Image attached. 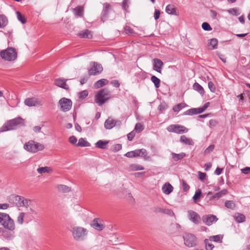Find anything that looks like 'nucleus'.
<instances>
[{
    "instance_id": "obj_1",
    "label": "nucleus",
    "mask_w": 250,
    "mask_h": 250,
    "mask_svg": "<svg viewBox=\"0 0 250 250\" xmlns=\"http://www.w3.org/2000/svg\"><path fill=\"white\" fill-rule=\"evenodd\" d=\"M24 120L20 117L6 121L0 128V132L15 130L24 125Z\"/></svg>"
},
{
    "instance_id": "obj_2",
    "label": "nucleus",
    "mask_w": 250,
    "mask_h": 250,
    "mask_svg": "<svg viewBox=\"0 0 250 250\" xmlns=\"http://www.w3.org/2000/svg\"><path fill=\"white\" fill-rule=\"evenodd\" d=\"M71 231L73 238L77 241L84 240L88 234L87 229L81 227H73L72 228Z\"/></svg>"
},
{
    "instance_id": "obj_3",
    "label": "nucleus",
    "mask_w": 250,
    "mask_h": 250,
    "mask_svg": "<svg viewBox=\"0 0 250 250\" xmlns=\"http://www.w3.org/2000/svg\"><path fill=\"white\" fill-rule=\"evenodd\" d=\"M9 201L17 207L25 208H27L31 203L30 200L24 197L15 195H10Z\"/></svg>"
},
{
    "instance_id": "obj_4",
    "label": "nucleus",
    "mask_w": 250,
    "mask_h": 250,
    "mask_svg": "<svg viewBox=\"0 0 250 250\" xmlns=\"http://www.w3.org/2000/svg\"><path fill=\"white\" fill-rule=\"evenodd\" d=\"M110 92L107 88H104L97 92L95 97V102L99 105H102L110 97Z\"/></svg>"
},
{
    "instance_id": "obj_5",
    "label": "nucleus",
    "mask_w": 250,
    "mask_h": 250,
    "mask_svg": "<svg viewBox=\"0 0 250 250\" xmlns=\"http://www.w3.org/2000/svg\"><path fill=\"white\" fill-rule=\"evenodd\" d=\"M23 148L28 152L35 153L43 150L44 148V146L43 144L30 140L24 145Z\"/></svg>"
},
{
    "instance_id": "obj_6",
    "label": "nucleus",
    "mask_w": 250,
    "mask_h": 250,
    "mask_svg": "<svg viewBox=\"0 0 250 250\" xmlns=\"http://www.w3.org/2000/svg\"><path fill=\"white\" fill-rule=\"evenodd\" d=\"M0 56L5 61H13L17 58V53L15 48L8 47L0 52Z\"/></svg>"
},
{
    "instance_id": "obj_7",
    "label": "nucleus",
    "mask_w": 250,
    "mask_h": 250,
    "mask_svg": "<svg viewBox=\"0 0 250 250\" xmlns=\"http://www.w3.org/2000/svg\"><path fill=\"white\" fill-rule=\"evenodd\" d=\"M184 244L188 248L196 247L198 244L197 238L193 234L187 233L183 235Z\"/></svg>"
},
{
    "instance_id": "obj_8",
    "label": "nucleus",
    "mask_w": 250,
    "mask_h": 250,
    "mask_svg": "<svg viewBox=\"0 0 250 250\" xmlns=\"http://www.w3.org/2000/svg\"><path fill=\"white\" fill-rule=\"evenodd\" d=\"M147 154L146 150L144 148H142L127 152L125 154V156L128 158L141 157L146 159V157Z\"/></svg>"
},
{
    "instance_id": "obj_9",
    "label": "nucleus",
    "mask_w": 250,
    "mask_h": 250,
    "mask_svg": "<svg viewBox=\"0 0 250 250\" xmlns=\"http://www.w3.org/2000/svg\"><path fill=\"white\" fill-rule=\"evenodd\" d=\"M61 110L63 112H67L70 110L72 105V103L70 99L66 98H62L59 101Z\"/></svg>"
},
{
    "instance_id": "obj_10",
    "label": "nucleus",
    "mask_w": 250,
    "mask_h": 250,
    "mask_svg": "<svg viewBox=\"0 0 250 250\" xmlns=\"http://www.w3.org/2000/svg\"><path fill=\"white\" fill-rule=\"evenodd\" d=\"M167 129L168 132H174L177 134L186 133L188 130L185 126L179 125H169Z\"/></svg>"
},
{
    "instance_id": "obj_11",
    "label": "nucleus",
    "mask_w": 250,
    "mask_h": 250,
    "mask_svg": "<svg viewBox=\"0 0 250 250\" xmlns=\"http://www.w3.org/2000/svg\"><path fill=\"white\" fill-rule=\"evenodd\" d=\"M103 70L101 64L96 62L90 63V68L88 70V74L89 75H97L100 74Z\"/></svg>"
},
{
    "instance_id": "obj_12",
    "label": "nucleus",
    "mask_w": 250,
    "mask_h": 250,
    "mask_svg": "<svg viewBox=\"0 0 250 250\" xmlns=\"http://www.w3.org/2000/svg\"><path fill=\"white\" fill-rule=\"evenodd\" d=\"M122 122L120 120H114L111 117H108L105 121L104 125L106 129H110L116 126H120Z\"/></svg>"
},
{
    "instance_id": "obj_13",
    "label": "nucleus",
    "mask_w": 250,
    "mask_h": 250,
    "mask_svg": "<svg viewBox=\"0 0 250 250\" xmlns=\"http://www.w3.org/2000/svg\"><path fill=\"white\" fill-rule=\"evenodd\" d=\"M24 104L29 106H39L42 104V101L36 97L28 98L24 100Z\"/></svg>"
},
{
    "instance_id": "obj_14",
    "label": "nucleus",
    "mask_w": 250,
    "mask_h": 250,
    "mask_svg": "<svg viewBox=\"0 0 250 250\" xmlns=\"http://www.w3.org/2000/svg\"><path fill=\"white\" fill-rule=\"evenodd\" d=\"M203 223L208 226L212 225L213 223L216 222L218 218L216 216L213 214L205 215L202 218Z\"/></svg>"
},
{
    "instance_id": "obj_15",
    "label": "nucleus",
    "mask_w": 250,
    "mask_h": 250,
    "mask_svg": "<svg viewBox=\"0 0 250 250\" xmlns=\"http://www.w3.org/2000/svg\"><path fill=\"white\" fill-rule=\"evenodd\" d=\"M0 236L7 240H11L15 237L14 230L0 228Z\"/></svg>"
},
{
    "instance_id": "obj_16",
    "label": "nucleus",
    "mask_w": 250,
    "mask_h": 250,
    "mask_svg": "<svg viewBox=\"0 0 250 250\" xmlns=\"http://www.w3.org/2000/svg\"><path fill=\"white\" fill-rule=\"evenodd\" d=\"M188 219L194 224L197 225L201 222L200 215L195 211L192 210L188 211Z\"/></svg>"
},
{
    "instance_id": "obj_17",
    "label": "nucleus",
    "mask_w": 250,
    "mask_h": 250,
    "mask_svg": "<svg viewBox=\"0 0 250 250\" xmlns=\"http://www.w3.org/2000/svg\"><path fill=\"white\" fill-rule=\"evenodd\" d=\"M2 226L6 229L14 230L15 229L14 221L9 215Z\"/></svg>"
},
{
    "instance_id": "obj_18",
    "label": "nucleus",
    "mask_w": 250,
    "mask_h": 250,
    "mask_svg": "<svg viewBox=\"0 0 250 250\" xmlns=\"http://www.w3.org/2000/svg\"><path fill=\"white\" fill-rule=\"evenodd\" d=\"M153 61V69L160 73H162V70L164 66V63L163 62L158 59H154Z\"/></svg>"
},
{
    "instance_id": "obj_19",
    "label": "nucleus",
    "mask_w": 250,
    "mask_h": 250,
    "mask_svg": "<svg viewBox=\"0 0 250 250\" xmlns=\"http://www.w3.org/2000/svg\"><path fill=\"white\" fill-rule=\"evenodd\" d=\"M67 80L68 79H63L61 78L56 79L54 81V84L65 90H68L69 89V86L66 83Z\"/></svg>"
},
{
    "instance_id": "obj_20",
    "label": "nucleus",
    "mask_w": 250,
    "mask_h": 250,
    "mask_svg": "<svg viewBox=\"0 0 250 250\" xmlns=\"http://www.w3.org/2000/svg\"><path fill=\"white\" fill-rule=\"evenodd\" d=\"M91 226L99 231L102 230L104 228V226L101 223V221L99 218H95L92 221Z\"/></svg>"
},
{
    "instance_id": "obj_21",
    "label": "nucleus",
    "mask_w": 250,
    "mask_h": 250,
    "mask_svg": "<svg viewBox=\"0 0 250 250\" xmlns=\"http://www.w3.org/2000/svg\"><path fill=\"white\" fill-rule=\"evenodd\" d=\"M152 211L155 213H161L167 214H174L172 210L169 209H165L160 207H154L152 208Z\"/></svg>"
},
{
    "instance_id": "obj_22",
    "label": "nucleus",
    "mask_w": 250,
    "mask_h": 250,
    "mask_svg": "<svg viewBox=\"0 0 250 250\" xmlns=\"http://www.w3.org/2000/svg\"><path fill=\"white\" fill-rule=\"evenodd\" d=\"M110 9V5L108 3L103 4V9L102 13L101 20L104 21V20L107 18Z\"/></svg>"
},
{
    "instance_id": "obj_23",
    "label": "nucleus",
    "mask_w": 250,
    "mask_h": 250,
    "mask_svg": "<svg viewBox=\"0 0 250 250\" xmlns=\"http://www.w3.org/2000/svg\"><path fill=\"white\" fill-rule=\"evenodd\" d=\"M203 112L204 109H203L201 107L199 108H193L189 109L185 111L183 114L186 115H193L201 113Z\"/></svg>"
},
{
    "instance_id": "obj_24",
    "label": "nucleus",
    "mask_w": 250,
    "mask_h": 250,
    "mask_svg": "<svg viewBox=\"0 0 250 250\" xmlns=\"http://www.w3.org/2000/svg\"><path fill=\"white\" fill-rule=\"evenodd\" d=\"M166 12L169 15H178V12L175 6L172 4H168L166 6Z\"/></svg>"
},
{
    "instance_id": "obj_25",
    "label": "nucleus",
    "mask_w": 250,
    "mask_h": 250,
    "mask_svg": "<svg viewBox=\"0 0 250 250\" xmlns=\"http://www.w3.org/2000/svg\"><path fill=\"white\" fill-rule=\"evenodd\" d=\"M164 193L166 195L169 194L173 190V187L168 183L165 184L162 188Z\"/></svg>"
},
{
    "instance_id": "obj_26",
    "label": "nucleus",
    "mask_w": 250,
    "mask_h": 250,
    "mask_svg": "<svg viewBox=\"0 0 250 250\" xmlns=\"http://www.w3.org/2000/svg\"><path fill=\"white\" fill-rule=\"evenodd\" d=\"M78 35L83 38L91 39L92 38V33L91 31L88 29H85L80 32Z\"/></svg>"
},
{
    "instance_id": "obj_27",
    "label": "nucleus",
    "mask_w": 250,
    "mask_h": 250,
    "mask_svg": "<svg viewBox=\"0 0 250 250\" xmlns=\"http://www.w3.org/2000/svg\"><path fill=\"white\" fill-rule=\"evenodd\" d=\"M180 142L183 144L190 146H193L194 144L192 139L187 138L185 135H182L180 137Z\"/></svg>"
},
{
    "instance_id": "obj_28",
    "label": "nucleus",
    "mask_w": 250,
    "mask_h": 250,
    "mask_svg": "<svg viewBox=\"0 0 250 250\" xmlns=\"http://www.w3.org/2000/svg\"><path fill=\"white\" fill-rule=\"evenodd\" d=\"M109 141L107 140H99L95 144V146L101 149H105Z\"/></svg>"
},
{
    "instance_id": "obj_29",
    "label": "nucleus",
    "mask_w": 250,
    "mask_h": 250,
    "mask_svg": "<svg viewBox=\"0 0 250 250\" xmlns=\"http://www.w3.org/2000/svg\"><path fill=\"white\" fill-rule=\"evenodd\" d=\"M217 45L218 40L215 38L210 39L208 43V48L210 50L216 49L217 48Z\"/></svg>"
},
{
    "instance_id": "obj_30",
    "label": "nucleus",
    "mask_w": 250,
    "mask_h": 250,
    "mask_svg": "<svg viewBox=\"0 0 250 250\" xmlns=\"http://www.w3.org/2000/svg\"><path fill=\"white\" fill-rule=\"evenodd\" d=\"M144 169L143 166L137 164H132L130 165L128 167V170L129 171L142 170Z\"/></svg>"
},
{
    "instance_id": "obj_31",
    "label": "nucleus",
    "mask_w": 250,
    "mask_h": 250,
    "mask_svg": "<svg viewBox=\"0 0 250 250\" xmlns=\"http://www.w3.org/2000/svg\"><path fill=\"white\" fill-rule=\"evenodd\" d=\"M108 83V81L106 79H101L99 81H98L97 82H96L94 84V86L95 88H99L105 85H106V84H107Z\"/></svg>"
},
{
    "instance_id": "obj_32",
    "label": "nucleus",
    "mask_w": 250,
    "mask_h": 250,
    "mask_svg": "<svg viewBox=\"0 0 250 250\" xmlns=\"http://www.w3.org/2000/svg\"><path fill=\"white\" fill-rule=\"evenodd\" d=\"M37 172L38 173L40 174H42L43 173H49L52 171V169L50 167H39L37 169Z\"/></svg>"
},
{
    "instance_id": "obj_33",
    "label": "nucleus",
    "mask_w": 250,
    "mask_h": 250,
    "mask_svg": "<svg viewBox=\"0 0 250 250\" xmlns=\"http://www.w3.org/2000/svg\"><path fill=\"white\" fill-rule=\"evenodd\" d=\"M193 89L198 92L201 95H203L205 91L203 87L198 83H195L193 85Z\"/></svg>"
},
{
    "instance_id": "obj_34",
    "label": "nucleus",
    "mask_w": 250,
    "mask_h": 250,
    "mask_svg": "<svg viewBox=\"0 0 250 250\" xmlns=\"http://www.w3.org/2000/svg\"><path fill=\"white\" fill-rule=\"evenodd\" d=\"M57 188L59 191L66 193L70 191L71 188L66 185H59L57 186Z\"/></svg>"
},
{
    "instance_id": "obj_35",
    "label": "nucleus",
    "mask_w": 250,
    "mask_h": 250,
    "mask_svg": "<svg viewBox=\"0 0 250 250\" xmlns=\"http://www.w3.org/2000/svg\"><path fill=\"white\" fill-rule=\"evenodd\" d=\"M223 236L222 235H216L214 236H211L209 237V240L211 241H214L215 242L221 243L223 239Z\"/></svg>"
},
{
    "instance_id": "obj_36",
    "label": "nucleus",
    "mask_w": 250,
    "mask_h": 250,
    "mask_svg": "<svg viewBox=\"0 0 250 250\" xmlns=\"http://www.w3.org/2000/svg\"><path fill=\"white\" fill-rule=\"evenodd\" d=\"M171 155L172 158L176 161L182 159L186 156V154L184 152H182L179 154H176L172 152Z\"/></svg>"
},
{
    "instance_id": "obj_37",
    "label": "nucleus",
    "mask_w": 250,
    "mask_h": 250,
    "mask_svg": "<svg viewBox=\"0 0 250 250\" xmlns=\"http://www.w3.org/2000/svg\"><path fill=\"white\" fill-rule=\"evenodd\" d=\"M8 23L7 18L3 15H0V28L5 27Z\"/></svg>"
},
{
    "instance_id": "obj_38",
    "label": "nucleus",
    "mask_w": 250,
    "mask_h": 250,
    "mask_svg": "<svg viewBox=\"0 0 250 250\" xmlns=\"http://www.w3.org/2000/svg\"><path fill=\"white\" fill-rule=\"evenodd\" d=\"M235 221L238 223H242L245 221V216L240 213H236L235 214Z\"/></svg>"
},
{
    "instance_id": "obj_39",
    "label": "nucleus",
    "mask_w": 250,
    "mask_h": 250,
    "mask_svg": "<svg viewBox=\"0 0 250 250\" xmlns=\"http://www.w3.org/2000/svg\"><path fill=\"white\" fill-rule=\"evenodd\" d=\"M187 106V105L184 103L178 104L173 107L174 112H179L183 108Z\"/></svg>"
},
{
    "instance_id": "obj_40",
    "label": "nucleus",
    "mask_w": 250,
    "mask_h": 250,
    "mask_svg": "<svg viewBox=\"0 0 250 250\" xmlns=\"http://www.w3.org/2000/svg\"><path fill=\"white\" fill-rule=\"evenodd\" d=\"M151 81L154 83L156 88H159L160 86V80L155 76H152L151 77Z\"/></svg>"
},
{
    "instance_id": "obj_41",
    "label": "nucleus",
    "mask_w": 250,
    "mask_h": 250,
    "mask_svg": "<svg viewBox=\"0 0 250 250\" xmlns=\"http://www.w3.org/2000/svg\"><path fill=\"white\" fill-rule=\"evenodd\" d=\"M78 146H89L90 144L89 143L85 140L83 138H81L79 139L78 143L77 144Z\"/></svg>"
},
{
    "instance_id": "obj_42",
    "label": "nucleus",
    "mask_w": 250,
    "mask_h": 250,
    "mask_svg": "<svg viewBox=\"0 0 250 250\" xmlns=\"http://www.w3.org/2000/svg\"><path fill=\"white\" fill-rule=\"evenodd\" d=\"M75 15L78 17H81L83 15V9L81 6H78L74 9Z\"/></svg>"
},
{
    "instance_id": "obj_43",
    "label": "nucleus",
    "mask_w": 250,
    "mask_h": 250,
    "mask_svg": "<svg viewBox=\"0 0 250 250\" xmlns=\"http://www.w3.org/2000/svg\"><path fill=\"white\" fill-rule=\"evenodd\" d=\"M16 15L18 20L20 21L22 23L24 24L26 22V20L24 16L22 15L20 12L17 11Z\"/></svg>"
},
{
    "instance_id": "obj_44",
    "label": "nucleus",
    "mask_w": 250,
    "mask_h": 250,
    "mask_svg": "<svg viewBox=\"0 0 250 250\" xmlns=\"http://www.w3.org/2000/svg\"><path fill=\"white\" fill-rule=\"evenodd\" d=\"M209 239H206L204 240L205 244L206 245V250H212L214 248V245L209 242Z\"/></svg>"
},
{
    "instance_id": "obj_45",
    "label": "nucleus",
    "mask_w": 250,
    "mask_h": 250,
    "mask_svg": "<svg viewBox=\"0 0 250 250\" xmlns=\"http://www.w3.org/2000/svg\"><path fill=\"white\" fill-rule=\"evenodd\" d=\"M228 13L234 16H238L240 14L239 9L236 8H230L228 10Z\"/></svg>"
},
{
    "instance_id": "obj_46",
    "label": "nucleus",
    "mask_w": 250,
    "mask_h": 250,
    "mask_svg": "<svg viewBox=\"0 0 250 250\" xmlns=\"http://www.w3.org/2000/svg\"><path fill=\"white\" fill-rule=\"evenodd\" d=\"M225 205L226 208L230 209H233L235 208V205L232 201H227L225 202Z\"/></svg>"
},
{
    "instance_id": "obj_47",
    "label": "nucleus",
    "mask_w": 250,
    "mask_h": 250,
    "mask_svg": "<svg viewBox=\"0 0 250 250\" xmlns=\"http://www.w3.org/2000/svg\"><path fill=\"white\" fill-rule=\"evenodd\" d=\"M25 215V213L24 212H20L19 214V216L17 218V222L20 224L22 225L23 223V218Z\"/></svg>"
},
{
    "instance_id": "obj_48",
    "label": "nucleus",
    "mask_w": 250,
    "mask_h": 250,
    "mask_svg": "<svg viewBox=\"0 0 250 250\" xmlns=\"http://www.w3.org/2000/svg\"><path fill=\"white\" fill-rule=\"evenodd\" d=\"M8 214L5 213L0 212V224L3 225V223L6 219Z\"/></svg>"
},
{
    "instance_id": "obj_49",
    "label": "nucleus",
    "mask_w": 250,
    "mask_h": 250,
    "mask_svg": "<svg viewBox=\"0 0 250 250\" xmlns=\"http://www.w3.org/2000/svg\"><path fill=\"white\" fill-rule=\"evenodd\" d=\"M202 27L205 31H211L212 30V28L210 25L206 22H203L202 23Z\"/></svg>"
},
{
    "instance_id": "obj_50",
    "label": "nucleus",
    "mask_w": 250,
    "mask_h": 250,
    "mask_svg": "<svg viewBox=\"0 0 250 250\" xmlns=\"http://www.w3.org/2000/svg\"><path fill=\"white\" fill-rule=\"evenodd\" d=\"M144 129V127L141 123L136 124L134 130L138 133L141 132Z\"/></svg>"
},
{
    "instance_id": "obj_51",
    "label": "nucleus",
    "mask_w": 250,
    "mask_h": 250,
    "mask_svg": "<svg viewBox=\"0 0 250 250\" xmlns=\"http://www.w3.org/2000/svg\"><path fill=\"white\" fill-rule=\"evenodd\" d=\"M208 87L212 92H215L216 91V87L214 83L212 82H209L208 83Z\"/></svg>"
},
{
    "instance_id": "obj_52",
    "label": "nucleus",
    "mask_w": 250,
    "mask_h": 250,
    "mask_svg": "<svg viewBox=\"0 0 250 250\" xmlns=\"http://www.w3.org/2000/svg\"><path fill=\"white\" fill-rule=\"evenodd\" d=\"M201 193H202L200 189H198L196 191V192L193 197V199L195 202H196L197 199H198L201 196Z\"/></svg>"
},
{
    "instance_id": "obj_53",
    "label": "nucleus",
    "mask_w": 250,
    "mask_h": 250,
    "mask_svg": "<svg viewBox=\"0 0 250 250\" xmlns=\"http://www.w3.org/2000/svg\"><path fill=\"white\" fill-rule=\"evenodd\" d=\"M214 148V145H210L204 151V154H208L209 153H210L211 151H213V149Z\"/></svg>"
},
{
    "instance_id": "obj_54",
    "label": "nucleus",
    "mask_w": 250,
    "mask_h": 250,
    "mask_svg": "<svg viewBox=\"0 0 250 250\" xmlns=\"http://www.w3.org/2000/svg\"><path fill=\"white\" fill-rule=\"evenodd\" d=\"M125 31L126 34L128 35H132L133 33V29L128 26H126L125 27Z\"/></svg>"
},
{
    "instance_id": "obj_55",
    "label": "nucleus",
    "mask_w": 250,
    "mask_h": 250,
    "mask_svg": "<svg viewBox=\"0 0 250 250\" xmlns=\"http://www.w3.org/2000/svg\"><path fill=\"white\" fill-rule=\"evenodd\" d=\"M88 92L87 90H83L79 93V97L81 99H84L88 95Z\"/></svg>"
},
{
    "instance_id": "obj_56",
    "label": "nucleus",
    "mask_w": 250,
    "mask_h": 250,
    "mask_svg": "<svg viewBox=\"0 0 250 250\" xmlns=\"http://www.w3.org/2000/svg\"><path fill=\"white\" fill-rule=\"evenodd\" d=\"M135 135V133L134 131H131L127 134V139L129 141H132Z\"/></svg>"
},
{
    "instance_id": "obj_57",
    "label": "nucleus",
    "mask_w": 250,
    "mask_h": 250,
    "mask_svg": "<svg viewBox=\"0 0 250 250\" xmlns=\"http://www.w3.org/2000/svg\"><path fill=\"white\" fill-rule=\"evenodd\" d=\"M69 141L71 144L74 145L76 143L77 139L74 136H71L69 138Z\"/></svg>"
},
{
    "instance_id": "obj_58",
    "label": "nucleus",
    "mask_w": 250,
    "mask_h": 250,
    "mask_svg": "<svg viewBox=\"0 0 250 250\" xmlns=\"http://www.w3.org/2000/svg\"><path fill=\"white\" fill-rule=\"evenodd\" d=\"M209 124L210 127H214L217 125L218 122L216 120L211 119L209 121Z\"/></svg>"
},
{
    "instance_id": "obj_59",
    "label": "nucleus",
    "mask_w": 250,
    "mask_h": 250,
    "mask_svg": "<svg viewBox=\"0 0 250 250\" xmlns=\"http://www.w3.org/2000/svg\"><path fill=\"white\" fill-rule=\"evenodd\" d=\"M111 84L115 87H119L120 86V83L118 80H114L111 82Z\"/></svg>"
},
{
    "instance_id": "obj_60",
    "label": "nucleus",
    "mask_w": 250,
    "mask_h": 250,
    "mask_svg": "<svg viewBox=\"0 0 250 250\" xmlns=\"http://www.w3.org/2000/svg\"><path fill=\"white\" fill-rule=\"evenodd\" d=\"M160 11L158 9H155L154 14V18L155 20H158L160 17Z\"/></svg>"
},
{
    "instance_id": "obj_61",
    "label": "nucleus",
    "mask_w": 250,
    "mask_h": 250,
    "mask_svg": "<svg viewBox=\"0 0 250 250\" xmlns=\"http://www.w3.org/2000/svg\"><path fill=\"white\" fill-rule=\"evenodd\" d=\"M198 176H199V178L200 179V180L203 181L205 179L206 176V174L205 173H203L201 171H199L198 172Z\"/></svg>"
},
{
    "instance_id": "obj_62",
    "label": "nucleus",
    "mask_w": 250,
    "mask_h": 250,
    "mask_svg": "<svg viewBox=\"0 0 250 250\" xmlns=\"http://www.w3.org/2000/svg\"><path fill=\"white\" fill-rule=\"evenodd\" d=\"M241 171L243 173L247 174L250 172V167H246L242 169Z\"/></svg>"
},
{
    "instance_id": "obj_63",
    "label": "nucleus",
    "mask_w": 250,
    "mask_h": 250,
    "mask_svg": "<svg viewBox=\"0 0 250 250\" xmlns=\"http://www.w3.org/2000/svg\"><path fill=\"white\" fill-rule=\"evenodd\" d=\"M210 16L212 17V19H215L216 18L217 13L215 11L213 10H210Z\"/></svg>"
},
{
    "instance_id": "obj_64",
    "label": "nucleus",
    "mask_w": 250,
    "mask_h": 250,
    "mask_svg": "<svg viewBox=\"0 0 250 250\" xmlns=\"http://www.w3.org/2000/svg\"><path fill=\"white\" fill-rule=\"evenodd\" d=\"M9 204L4 203V204H0V209H6L9 208Z\"/></svg>"
}]
</instances>
